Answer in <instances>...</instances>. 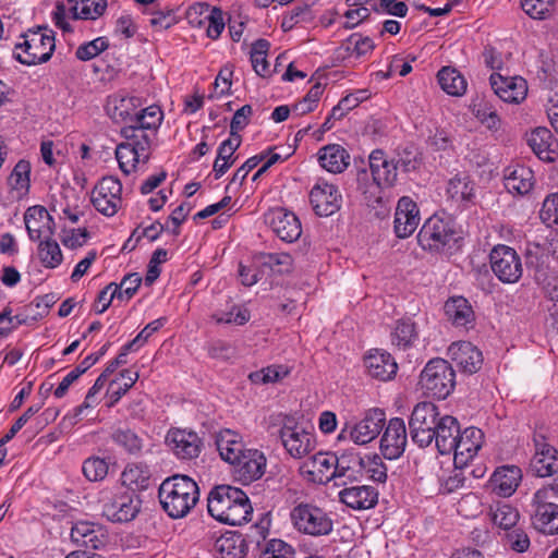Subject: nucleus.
<instances>
[{
    "label": "nucleus",
    "mask_w": 558,
    "mask_h": 558,
    "mask_svg": "<svg viewBox=\"0 0 558 558\" xmlns=\"http://www.w3.org/2000/svg\"><path fill=\"white\" fill-rule=\"evenodd\" d=\"M207 509L213 518L229 525H241L250 521L253 512L247 495L230 485H219L211 489Z\"/></svg>",
    "instance_id": "nucleus-1"
},
{
    "label": "nucleus",
    "mask_w": 558,
    "mask_h": 558,
    "mask_svg": "<svg viewBox=\"0 0 558 558\" xmlns=\"http://www.w3.org/2000/svg\"><path fill=\"white\" fill-rule=\"evenodd\" d=\"M162 509L172 519L186 517L199 500V488L187 475L175 474L166 478L158 489Z\"/></svg>",
    "instance_id": "nucleus-2"
},
{
    "label": "nucleus",
    "mask_w": 558,
    "mask_h": 558,
    "mask_svg": "<svg viewBox=\"0 0 558 558\" xmlns=\"http://www.w3.org/2000/svg\"><path fill=\"white\" fill-rule=\"evenodd\" d=\"M24 40L15 45L13 57L25 65H36L50 60L54 51V35L47 27L28 29L22 35Z\"/></svg>",
    "instance_id": "nucleus-3"
},
{
    "label": "nucleus",
    "mask_w": 558,
    "mask_h": 558,
    "mask_svg": "<svg viewBox=\"0 0 558 558\" xmlns=\"http://www.w3.org/2000/svg\"><path fill=\"white\" fill-rule=\"evenodd\" d=\"M454 371L444 359L430 360L420 376L424 392L437 399H446L454 387Z\"/></svg>",
    "instance_id": "nucleus-4"
},
{
    "label": "nucleus",
    "mask_w": 558,
    "mask_h": 558,
    "mask_svg": "<svg viewBox=\"0 0 558 558\" xmlns=\"http://www.w3.org/2000/svg\"><path fill=\"white\" fill-rule=\"evenodd\" d=\"M454 222L449 217L433 215L422 226L417 242L425 251L441 252L457 242Z\"/></svg>",
    "instance_id": "nucleus-5"
},
{
    "label": "nucleus",
    "mask_w": 558,
    "mask_h": 558,
    "mask_svg": "<svg viewBox=\"0 0 558 558\" xmlns=\"http://www.w3.org/2000/svg\"><path fill=\"white\" fill-rule=\"evenodd\" d=\"M441 416L437 405L432 402L417 403L409 418L410 436L420 448H426L434 441V433Z\"/></svg>",
    "instance_id": "nucleus-6"
},
{
    "label": "nucleus",
    "mask_w": 558,
    "mask_h": 558,
    "mask_svg": "<svg viewBox=\"0 0 558 558\" xmlns=\"http://www.w3.org/2000/svg\"><path fill=\"white\" fill-rule=\"evenodd\" d=\"M369 169L374 181V191L365 192L368 206L375 207L383 202L381 190L391 187L397 181V165L388 160L380 149L373 150L368 158Z\"/></svg>",
    "instance_id": "nucleus-7"
},
{
    "label": "nucleus",
    "mask_w": 558,
    "mask_h": 558,
    "mask_svg": "<svg viewBox=\"0 0 558 558\" xmlns=\"http://www.w3.org/2000/svg\"><path fill=\"white\" fill-rule=\"evenodd\" d=\"M294 527L312 536L328 535L332 531V520L322 508L311 504H300L291 511Z\"/></svg>",
    "instance_id": "nucleus-8"
},
{
    "label": "nucleus",
    "mask_w": 558,
    "mask_h": 558,
    "mask_svg": "<svg viewBox=\"0 0 558 558\" xmlns=\"http://www.w3.org/2000/svg\"><path fill=\"white\" fill-rule=\"evenodd\" d=\"M385 420L384 411L371 409L357 423L353 425L345 424L338 435V440H351L356 445H366L379 435Z\"/></svg>",
    "instance_id": "nucleus-9"
},
{
    "label": "nucleus",
    "mask_w": 558,
    "mask_h": 558,
    "mask_svg": "<svg viewBox=\"0 0 558 558\" xmlns=\"http://www.w3.org/2000/svg\"><path fill=\"white\" fill-rule=\"evenodd\" d=\"M490 268L494 275L504 283H515L523 274L520 255L507 245L495 246L489 254Z\"/></svg>",
    "instance_id": "nucleus-10"
},
{
    "label": "nucleus",
    "mask_w": 558,
    "mask_h": 558,
    "mask_svg": "<svg viewBox=\"0 0 558 558\" xmlns=\"http://www.w3.org/2000/svg\"><path fill=\"white\" fill-rule=\"evenodd\" d=\"M286 451L294 459H302L315 448V438L303 426L286 417L279 430Z\"/></svg>",
    "instance_id": "nucleus-11"
},
{
    "label": "nucleus",
    "mask_w": 558,
    "mask_h": 558,
    "mask_svg": "<svg viewBox=\"0 0 558 558\" xmlns=\"http://www.w3.org/2000/svg\"><path fill=\"white\" fill-rule=\"evenodd\" d=\"M122 185L113 177L102 178L92 191V203L97 211L111 217L121 206Z\"/></svg>",
    "instance_id": "nucleus-12"
},
{
    "label": "nucleus",
    "mask_w": 558,
    "mask_h": 558,
    "mask_svg": "<svg viewBox=\"0 0 558 558\" xmlns=\"http://www.w3.org/2000/svg\"><path fill=\"white\" fill-rule=\"evenodd\" d=\"M546 492L534 493L531 502L532 523L536 530L544 534L558 533V505L546 499Z\"/></svg>",
    "instance_id": "nucleus-13"
},
{
    "label": "nucleus",
    "mask_w": 558,
    "mask_h": 558,
    "mask_svg": "<svg viewBox=\"0 0 558 558\" xmlns=\"http://www.w3.org/2000/svg\"><path fill=\"white\" fill-rule=\"evenodd\" d=\"M266 222L277 236L288 243L296 241L302 234L299 218L284 208H275L265 215Z\"/></svg>",
    "instance_id": "nucleus-14"
},
{
    "label": "nucleus",
    "mask_w": 558,
    "mask_h": 558,
    "mask_svg": "<svg viewBox=\"0 0 558 558\" xmlns=\"http://www.w3.org/2000/svg\"><path fill=\"white\" fill-rule=\"evenodd\" d=\"M408 433L400 417L389 420L380 439V451L386 459H398L405 450Z\"/></svg>",
    "instance_id": "nucleus-15"
},
{
    "label": "nucleus",
    "mask_w": 558,
    "mask_h": 558,
    "mask_svg": "<svg viewBox=\"0 0 558 558\" xmlns=\"http://www.w3.org/2000/svg\"><path fill=\"white\" fill-rule=\"evenodd\" d=\"M338 456L329 452H317L302 465L303 472L308 480L316 484H327L331 480L336 481V466Z\"/></svg>",
    "instance_id": "nucleus-16"
},
{
    "label": "nucleus",
    "mask_w": 558,
    "mask_h": 558,
    "mask_svg": "<svg viewBox=\"0 0 558 558\" xmlns=\"http://www.w3.org/2000/svg\"><path fill=\"white\" fill-rule=\"evenodd\" d=\"M24 222L32 241H45L54 232V220L44 206L29 207L24 215Z\"/></svg>",
    "instance_id": "nucleus-17"
},
{
    "label": "nucleus",
    "mask_w": 558,
    "mask_h": 558,
    "mask_svg": "<svg viewBox=\"0 0 558 558\" xmlns=\"http://www.w3.org/2000/svg\"><path fill=\"white\" fill-rule=\"evenodd\" d=\"M364 458L354 451H343L338 456L335 485L340 487L361 482L364 477Z\"/></svg>",
    "instance_id": "nucleus-18"
},
{
    "label": "nucleus",
    "mask_w": 558,
    "mask_h": 558,
    "mask_svg": "<svg viewBox=\"0 0 558 558\" xmlns=\"http://www.w3.org/2000/svg\"><path fill=\"white\" fill-rule=\"evenodd\" d=\"M310 201L315 213L324 217L331 216L341 206V195L338 189L327 182H318L312 187Z\"/></svg>",
    "instance_id": "nucleus-19"
},
{
    "label": "nucleus",
    "mask_w": 558,
    "mask_h": 558,
    "mask_svg": "<svg viewBox=\"0 0 558 558\" xmlns=\"http://www.w3.org/2000/svg\"><path fill=\"white\" fill-rule=\"evenodd\" d=\"M378 490L371 485L343 486L339 492V500L347 507L362 511L374 508L378 502Z\"/></svg>",
    "instance_id": "nucleus-20"
},
{
    "label": "nucleus",
    "mask_w": 558,
    "mask_h": 558,
    "mask_svg": "<svg viewBox=\"0 0 558 558\" xmlns=\"http://www.w3.org/2000/svg\"><path fill=\"white\" fill-rule=\"evenodd\" d=\"M420 210L414 201L403 196L398 201L395 214V232L400 239L410 236L420 223Z\"/></svg>",
    "instance_id": "nucleus-21"
},
{
    "label": "nucleus",
    "mask_w": 558,
    "mask_h": 558,
    "mask_svg": "<svg viewBox=\"0 0 558 558\" xmlns=\"http://www.w3.org/2000/svg\"><path fill=\"white\" fill-rule=\"evenodd\" d=\"M484 442L483 432L474 426L466 427L463 432H459L456 438L453 450L454 464H466L472 460Z\"/></svg>",
    "instance_id": "nucleus-22"
},
{
    "label": "nucleus",
    "mask_w": 558,
    "mask_h": 558,
    "mask_svg": "<svg viewBox=\"0 0 558 558\" xmlns=\"http://www.w3.org/2000/svg\"><path fill=\"white\" fill-rule=\"evenodd\" d=\"M448 355L464 374L476 373L483 364L482 352L471 342L460 341L450 344Z\"/></svg>",
    "instance_id": "nucleus-23"
},
{
    "label": "nucleus",
    "mask_w": 558,
    "mask_h": 558,
    "mask_svg": "<svg viewBox=\"0 0 558 558\" xmlns=\"http://www.w3.org/2000/svg\"><path fill=\"white\" fill-rule=\"evenodd\" d=\"M238 478L245 483L259 480L266 472L267 459L257 449H246L239 461L234 462Z\"/></svg>",
    "instance_id": "nucleus-24"
},
{
    "label": "nucleus",
    "mask_w": 558,
    "mask_h": 558,
    "mask_svg": "<svg viewBox=\"0 0 558 558\" xmlns=\"http://www.w3.org/2000/svg\"><path fill=\"white\" fill-rule=\"evenodd\" d=\"M489 82L494 93L505 102L519 104L526 96V81L520 76L506 77L499 73H493Z\"/></svg>",
    "instance_id": "nucleus-25"
},
{
    "label": "nucleus",
    "mask_w": 558,
    "mask_h": 558,
    "mask_svg": "<svg viewBox=\"0 0 558 558\" xmlns=\"http://www.w3.org/2000/svg\"><path fill=\"white\" fill-rule=\"evenodd\" d=\"M166 440L179 459L191 460L197 458L201 452L202 441L194 432L183 429L170 430Z\"/></svg>",
    "instance_id": "nucleus-26"
},
{
    "label": "nucleus",
    "mask_w": 558,
    "mask_h": 558,
    "mask_svg": "<svg viewBox=\"0 0 558 558\" xmlns=\"http://www.w3.org/2000/svg\"><path fill=\"white\" fill-rule=\"evenodd\" d=\"M71 539L77 546L98 549L107 544L106 531L94 522L77 521L71 527Z\"/></svg>",
    "instance_id": "nucleus-27"
},
{
    "label": "nucleus",
    "mask_w": 558,
    "mask_h": 558,
    "mask_svg": "<svg viewBox=\"0 0 558 558\" xmlns=\"http://www.w3.org/2000/svg\"><path fill=\"white\" fill-rule=\"evenodd\" d=\"M367 374L375 379L387 381L397 374L398 365L390 353L375 349L364 357Z\"/></svg>",
    "instance_id": "nucleus-28"
},
{
    "label": "nucleus",
    "mask_w": 558,
    "mask_h": 558,
    "mask_svg": "<svg viewBox=\"0 0 558 558\" xmlns=\"http://www.w3.org/2000/svg\"><path fill=\"white\" fill-rule=\"evenodd\" d=\"M215 442L221 459L229 464H234L246 451L242 436L232 429H221L216 434Z\"/></svg>",
    "instance_id": "nucleus-29"
},
{
    "label": "nucleus",
    "mask_w": 558,
    "mask_h": 558,
    "mask_svg": "<svg viewBox=\"0 0 558 558\" xmlns=\"http://www.w3.org/2000/svg\"><path fill=\"white\" fill-rule=\"evenodd\" d=\"M460 425L456 417L442 415L434 433L435 446L440 454L451 453Z\"/></svg>",
    "instance_id": "nucleus-30"
},
{
    "label": "nucleus",
    "mask_w": 558,
    "mask_h": 558,
    "mask_svg": "<svg viewBox=\"0 0 558 558\" xmlns=\"http://www.w3.org/2000/svg\"><path fill=\"white\" fill-rule=\"evenodd\" d=\"M244 537L236 532H227L220 535L214 543L215 558H244L246 555Z\"/></svg>",
    "instance_id": "nucleus-31"
},
{
    "label": "nucleus",
    "mask_w": 558,
    "mask_h": 558,
    "mask_svg": "<svg viewBox=\"0 0 558 558\" xmlns=\"http://www.w3.org/2000/svg\"><path fill=\"white\" fill-rule=\"evenodd\" d=\"M318 162L328 172L341 173L350 165V154L339 144H329L319 149Z\"/></svg>",
    "instance_id": "nucleus-32"
},
{
    "label": "nucleus",
    "mask_w": 558,
    "mask_h": 558,
    "mask_svg": "<svg viewBox=\"0 0 558 558\" xmlns=\"http://www.w3.org/2000/svg\"><path fill=\"white\" fill-rule=\"evenodd\" d=\"M140 512V496H122L116 502L106 505L105 515L112 522H129Z\"/></svg>",
    "instance_id": "nucleus-33"
},
{
    "label": "nucleus",
    "mask_w": 558,
    "mask_h": 558,
    "mask_svg": "<svg viewBox=\"0 0 558 558\" xmlns=\"http://www.w3.org/2000/svg\"><path fill=\"white\" fill-rule=\"evenodd\" d=\"M527 144L533 153L542 160L553 161L556 155L557 143L547 128H536L531 132Z\"/></svg>",
    "instance_id": "nucleus-34"
},
{
    "label": "nucleus",
    "mask_w": 558,
    "mask_h": 558,
    "mask_svg": "<svg viewBox=\"0 0 558 558\" xmlns=\"http://www.w3.org/2000/svg\"><path fill=\"white\" fill-rule=\"evenodd\" d=\"M444 311L447 319L456 327L469 328L474 322V312L463 296L449 299L445 303Z\"/></svg>",
    "instance_id": "nucleus-35"
},
{
    "label": "nucleus",
    "mask_w": 558,
    "mask_h": 558,
    "mask_svg": "<svg viewBox=\"0 0 558 558\" xmlns=\"http://www.w3.org/2000/svg\"><path fill=\"white\" fill-rule=\"evenodd\" d=\"M534 185V173L525 166L509 167L505 172V186L513 194L525 195Z\"/></svg>",
    "instance_id": "nucleus-36"
},
{
    "label": "nucleus",
    "mask_w": 558,
    "mask_h": 558,
    "mask_svg": "<svg viewBox=\"0 0 558 558\" xmlns=\"http://www.w3.org/2000/svg\"><path fill=\"white\" fill-rule=\"evenodd\" d=\"M531 470L538 477H547L558 472V451L545 444L531 460Z\"/></svg>",
    "instance_id": "nucleus-37"
},
{
    "label": "nucleus",
    "mask_w": 558,
    "mask_h": 558,
    "mask_svg": "<svg viewBox=\"0 0 558 558\" xmlns=\"http://www.w3.org/2000/svg\"><path fill=\"white\" fill-rule=\"evenodd\" d=\"M521 480V470L517 466H501L492 476L494 492L504 497L511 496Z\"/></svg>",
    "instance_id": "nucleus-38"
},
{
    "label": "nucleus",
    "mask_w": 558,
    "mask_h": 558,
    "mask_svg": "<svg viewBox=\"0 0 558 558\" xmlns=\"http://www.w3.org/2000/svg\"><path fill=\"white\" fill-rule=\"evenodd\" d=\"M391 342L399 349L407 350L412 347L418 337L415 323L410 317H403L396 322L391 331Z\"/></svg>",
    "instance_id": "nucleus-39"
},
{
    "label": "nucleus",
    "mask_w": 558,
    "mask_h": 558,
    "mask_svg": "<svg viewBox=\"0 0 558 558\" xmlns=\"http://www.w3.org/2000/svg\"><path fill=\"white\" fill-rule=\"evenodd\" d=\"M438 84L441 89L451 96H462L466 90V81L456 69L444 66L437 74Z\"/></svg>",
    "instance_id": "nucleus-40"
},
{
    "label": "nucleus",
    "mask_w": 558,
    "mask_h": 558,
    "mask_svg": "<svg viewBox=\"0 0 558 558\" xmlns=\"http://www.w3.org/2000/svg\"><path fill=\"white\" fill-rule=\"evenodd\" d=\"M68 10L73 19L96 20L105 12L107 0H68Z\"/></svg>",
    "instance_id": "nucleus-41"
},
{
    "label": "nucleus",
    "mask_w": 558,
    "mask_h": 558,
    "mask_svg": "<svg viewBox=\"0 0 558 558\" xmlns=\"http://www.w3.org/2000/svg\"><path fill=\"white\" fill-rule=\"evenodd\" d=\"M448 196L459 203L468 204L474 198V183L466 174H457L449 180L447 186Z\"/></svg>",
    "instance_id": "nucleus-42"
},
{
    "label": "nucleus",
    "mask_w": 558,
    "mask_h": 558,
    "mask_svg": "<svg viewBox=\"0 0 558 558\" xmlns=\"http://www.w3.org/2000/svg\"><path fill=\"white\" fill-rule=\"evenodd\" d=\"M134 100H136L134 97L122 98L119 106L116 107L119 110V116L131 123L122 130L125 138H135V133L140 129V110L134 105Z\"/></svg>",
    "instance_id": "nucleus-43"
},
{
    "label": "nucleus",
    "mask_w": 558,
    "mask_h": 558,
    "mask_svg": "<svg viewBox=\"0 0 558 558\" xmlns=\"http://www.w3.org/2000/svg\"><path fill=\"white\" fill-rule=\"evenodd\" d=\"M116 158L124 174L136 172L140 161L137 142L119 144L116 149Z\"/></svg>",
    "instance_id": "nucleus-44"
},
{
    "label": "nucleus",
    "mask_w": 558,
    "mask_h": 558,
    "mask_svg": "<svg viewBox=\"0 0 558 558\" xmlns=\"http://www.w3.org/2000/svg\"><path fill=\"white\" fill-rule=\"evenodd\" d=\"M289 374V368L284 365H269L259 371L250 374L248 378L253 384L265 385L274 384Z\"/></svg>",
    "instance_id": "nucleus-45"
},
{
    "label": "nucleus",
    "mask_w": 558,
    "mask_h": 558,
    "mask_svg": "<svg viewBox=\"0 0 558 558\" xmlns=\"http://www.w3.org/2000/svg\"><path fill=\"white\" fill-rule=\"evenodd\" d=\"M38 257L47 268H56L62 262V253L59 244L51 238L39 242Z\"/></svg>",
    "instance_id": "nucleus-46"
},
{
    "label": "nucleus",
    "mask_w": 558,
    "mask_h": 558,
    "mask_svg": "<svg viewBox=\"0 0 558 558\" xmlns=\"http://www.w3.org/2000/svg\"><path fill=\"white\" fill-rule=\"evenodd\" d=\"M519 511L509 504H498L496 508L492 510L494 524L505 530L513 527L519 521Z\"/></svg>",
    "instance_id": "nucleus-47"
},
{
    "label": "nucleus",
    "mask_w": 558,
    "mask_h": 558,
    "mask_svg": "<svg viewBox=\"0 0 558 558\" xmlns=\"http://www.w3.org/2000/svg\"><path fill=\"white\" fill-rule=\"evenodd\" d=\"M138 377V371L125 369L121 373L119 381L112 380L109 385L111 404L119 401V399L135 384Z\"/></svg>",
    "instance_id": "nucleus-48"
},
{
    "label": "nucleus",
    "mask_w": 558,
    "mask_h": 558,
    "mask_svg": "<svg viewBox=\"0 0 558 558\" xmlns=\"http://www.w3.org/2000/svg\"><path fill=\"white\" fill-rule=\"evenodd\" d=\"M31 163L24 159L20 160L8 178L9 185L16 191L27 192L29 187Z\"/></svg>",
    "instance_id": "nucleus-49"
},
{
    "label": "nucleus",
    "mask_w": 558,
    "mask_h": 558,
    "mask_svg": "<svg viewBox=\"0 0 558 558\" xmlns=\"http://www.w3.org/2000/svg\"><path fill=\"white\" fill-rule=\"evenodd\" d=\"M82 471L89 482H99L107 476L109 464L106 459L90 457L83 462Z\"/></svg>",
    "instance_id": "nucleus-50"
},
{
    "label": "nucleus",
    "mask_w": 558,
    "mask_h": 558,
    "mask_svg": "<svg viewBox=\"0 0 558 558\" xmlns=\"http://www.w3.org/2000/svg\"><path fill=\"white\" fill-rule=\"evenodd\" d=\"M113 289L118 295V301L128 302L140 289V275L132 272L124 276L119 284L113 282Z\"/></svg>",
    "instance_id": "nucleus-51"
},
{
    "label": "nucleus",
    "mask_w": 558,
    "mask_h": 558,
    "mask_svg": "<svg viewBox=\"0 0 558 558\" xmlns=\"http://www.w3.org/2000/svg\"><path fill=\"white\" fill-rule=\"evenodd\" d=\"M313 20L312 10L308 5H299L287 13L281 21L283 32L291 31L300 23H308Z\"/></svg>",
    "instance_id": "nucleus-52"
},
{
    "label": "nucleus",
    "mask_w": 558,
    "mask_h": 558,
    "mask_svg": "<svg viewBox=\"0 0 558 558\" xmlns=\"http://www.w3.org/2000/svg\"><path fill=\"white\" fill-rule=\"evenodd\" d=\"M521 8L532 19L545 20L554 9V0H522Z\"/></svg>",
    "instance_id": "nucleus-53"
},
{
    "label": "nucleus",
    "mask_w": 558,
    "mask_h": 558,
    "mask_svg": "<svg viewBox=\"0 0 558 558\" xmlns=\"http://www.w3.org/2000/svg\"><path fill=\"white\" fill-rule=\"evenodd\" d=\"M323 92L324 86L320 83L314 84L303 99L293 106L292 111L298 116H303L313 111Z\"/></svg>",
    "instance_id": "nucleus-54"
},
{
    "label": "nucleus",
    "mask_w": 558,
    "mask_h": 558,
    "mask_svg": "<svg viewBox=\"0 0 558 558\" xmlns=\"http://www.w3.org/2000/svg\"><path fill=\"white\" fill-rule=\"evenodd\" d=\"M108 47V39L106 37H98L94 40L80 45L75 51V56L78 60L88 61L100 54Z\"/></svg>",
    "instance_id": "nucleus-55"
},
{
    "label": "nucleus",
    "mask_w": 558,
    "mask_h": 558,
    "mask_svg": "<svg viewBox=\"0 0 558 558\" xmlns=\"http://www.w3.org/2000/svg\"><path fill=\"white\" fill-rule=\"evenodd\" d=\"M468 477L462 468L456 466L452 469L447 476L440 478V492L445 494H451L465 486Z\"/></svg>",
    "instance_id": "nucleus-56"
},
{
    "label": "nucleus",
    "mask_w": 558,
    "mask_h": 558,
    "mask_svg": "<svg viewBox=\"0 0 558 558\" xmlns=\"http://www.w3.org/2000/svg\"><path fill=\"white\" fill-rule=\"evenodd\" d=\"M112 439L129 453H135L140 450V438L135 430L119 428L112 434Z\"/></svg>",
    "instance_id": "nucleus-57"
},
{
    "label": "nucleus",
    "mask_w": 558,
    "mask_h": 558,
    "mask_svg": "<svg viewBox=\"0 0 558 558\" xmlns=\"http://www.w3.org/2000/svg\"><path fill=\"white\" fill-rule=\"evenodd\" d=\"M168 259V251L165 248H157L148 263L147 271L145 275V284L151 286L160 276L161 268L160 266L166 263Z\"/></svg>",
    "instance_id": "nucleus-58"
},
{
    "label": "nucleus",
    "mask_w": 558,
    "mask_h": 558,
    "mask_svg": "<svg viewBox=\"0 0 558 558\" xmlns=\"http://www.w3.org/2000/svg\"><path fill=\"white\" fill-rule=\"evenodd\" d=\"M163 120V112L158 105L142 108V130L157 132Z\"/></svg>",
    "instance_id": "nucleus-59"
},
{
    "label": "nucleus",
    "mask_w": 558,
    "mask_h": 558,
    "mask_svg": "<svg viewBox=\"0 0 558 558\" xmlns=\"http://www.w3.org/2000/svg\"><path fill=\"white\" fill-rule=\"evenodd\" d=\"M365 474L375 482L385 483L387 480V468L379 457L367 458L365 459Z\"/></svg>",
    "instance_id": "nucleus-60"
},
{
    "label": "nucleus",
    "mask_w": 558,
    "mask_h": 558,
    "mask_svg": "<svg viewBox=\"0 0 558 558\" xmlns=\"http://www.w3.org/2000/svg\"><path fill=\"white\" fill-rule=\"evenodd\" d=\"M541 218L549 226H558V193H553L545 198L541 209Z\"/></svg>",
    "instance_id": "nucleus-61"
},
{
    "label": "nucleus",
    "mask_w": 558,
    "mask_h": 558,
    "mask_svg": "<svg viewBox=\"0 0 558 558\" xmlns=\"http://www.w3.org/2000/svg\"><path fill=\"white\" fill-rule=\"evenodd\" d=\"M121 484L132 495L140 492V468L135 463L128 464L121 474Z\"/></svg>",
    "instance_id": "nucleus-62"
},
{
    "label": "nucleus",
    "mask_w": 558,
    "mask_h": 558,
    "mask_svg": "<svg viewBox=\"0 0 558 558\" xmlns=\"http://www.w3.org/2000/svg\"><path fill=\"white\" fill-rule=\"evenodd\" d=\"M204 20L207 22V36L211 39H217L225 28L222 11L214 8L211 12L204 17Z\"/></svg>",
    "instance_id": "nucleus-63"
},
{
    "label": "nucleus",
    "mask_w": 558,
    "mask_h": 558,
    "mask_svg": "<svg viewBox=\"0 0 558 558\" xmlns=\"http://www.w3.org/2000/svg\"><path fill=\"white\" fill-rule=\"evenodd\" d=\"M262 558H291V546L280 539H271Z\"/></svg>",
    "instance_id": "nucleus-64"
}]
</instances>
